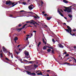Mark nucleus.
<instances>
[{"mask_svg":"<svg viewBox=\"0 0 76 76\" xmlns=\"http://www.w3.org/2000/svg\"><path fill=\"white\" fill-rule=\"evenodd\" d=\"M6 4L7 6H8V7H7L8 8L10 7V1H6Z\"/></svg>","mask_w":76,"mask_h":76,"instance_id":"7ed1b4c3","label":"nucleus"},{"mask_svg":"<svg viewBox=\"0 0 76 76\" xmlns=\"http://www.w3.org/2000/svg\"><path fill=\"white\" fill-rule=\"evenodd\" d=\"M26 25H27V24H26L24 26H23L21 28H22V29H23V28H25V26H26Z\"/></svg>","mask_w":76,"mask_h":76,"instance_id":"412c9836","label":"nucleus"},{"mask_svg":"<svg viewBox=\"0 0 76 76\" xmlns=\"http://www.w3.org/2000/svg\"><path fill=\"white\" fill-rule=\"evenodd\" d=\"M57 11L58 12V13L59 14V15H60L61 16H62V17H64V19H66V20H67V18L64 17V15H63V14L61 13V12L60 11V10H58Z\"/></svg>","mask_w":76,"mask_h":76,"instance_id":"f03ea898","label":"nucleus"},{"mask_svg":"<svg viewBox=\"0 0 76 76\" xmlns=\"http://www.w3.org/2000/svg\"><path fill=\"white\" fill-rule=\"evenodd\" d=\"M51 51V50L50 49H48L47 50V51L48 52H50Z\"/></svg>","mask_w":76,"mask_h":76,"instance_id":"b1692460","label":"nucleus"},{"mask_svg":"<svg viewBox=\"0 0 76 76\" xmlns=\"http://www.w3.org/2000/svg\"><path fill=\"white\" fill-rule=\"evenodd\" d=\"M22 3L24 5H25L26 4V2H23Z\"/></svg>","mask_w":76,"mask_h":76,"instance_id":"e433bc0d","label":"nucleus"},{"mask_svg":"<svg viewBox=\"0 0 76 76\" xmlns=\"http://www.w3.org/2000/svg\"><path fill=\"white\" fill-rule=\"evenodd\" d=\"M24 12V10H21L20 11V12Z\"/></svg>","mask_w":76,"mask_h":76,"instance_id":"680f3d73","label":"nucleus"},{"mask_svg":"<svg viewBox=\"0 0 76 76\" xmlns=\"http://www.w3.org/2000/svg\"><path fill=\"white\" fill-rule=\"evenodd\" d=\"M47 47L48 46H44L43 47V49L44 50H46V49H47Z\"/></svg>","mask_w":76,"mask_h":76,"instance_id":"4468645a","label":"nucleus"},{"mask_svg":"<svg viewBox=\"0 0 76 76\" xmlns=\"http://www.w3.org/2000/svg\"><path fill=\"white\" fill-rule=\"evenodd\" d=\"M64 8H65V9H64V12H67L68 13H70V12H71V11H72V9H74L73 8H72L70 9L66 7H64Z\"/></svg>","mask_w":76,"mask_h":76,"instance_id":"f257e3e1","label":"nucleus"},{"mask_svg":"<svg viewBox=\"0 0 76 76\" xmlns=\"http://www.w3.org/2000/svg\"><path fill=\"white\" fill-rule=\"evenodd\" d=\"M34 18L35 19H37V18H38V17H37L35 16H34Z\"/></svg>","mask_w":76,"mask_h":76,"instance_id":"f704fd0d","label":"nucleus"},{"mask_svg":"<svg viewBox=\"0 0 76 76\" xmlns=\"http://www.w3.org/2000/svg\"><path fill=\"white\" fill-rule=\"evenodd\" d=\"M28 37H27L26 38V41H28Z\"/></svg>","mask_w":76,"mask_h":76,"instance_id":"bf43d9fd","label":"nucleus"},{"mask_svg":"<svg viewBox=\"0 0 76 76\" xmlns=\"http://www.w3.org/2000/svg\"><path fill=\"white\" fill-rule=\"evenodd\" d=\"M69 56V54H67L65 55V56H66V57H68V56Z\"/></svg>","mask_w":76,"mask_h":76,"instance_id":"a18cd8bd","label":"nucleus"},{"mask_svg":"<svg viewBox=\"0 0 76 76\" xmlns=\"http://www.w3.org/2000/svg\"><path fill=\"white\" fill-rule=\"evenodd\" d=\"M73 58L75 60V62H76V59H75V58L73 57Z\"/></svg>","mask_w":76,"mask_h":76,"instance_id":"49530a36","label":"nucleus"},{"mask_svg":"<svg viewBox=\"0 0 76 76\" xmlns=\"http://www.w3.org/2000/svg\"><path fill=\"white\" fill-rule=\"evenodd\" d=\"M42 13H43V14H44V13H45V12L44 11H43L42 12Z\"/></svg>","mask_w":76,"mask_h":76,"instance_id":"052dcab7","label":"nucleus"},{"mask_svg":"<svg viewBox=\"0 0 76 76\" xmlns=\"http://www.w3.org/2000/svg\"><path fill=\"white\" fill-rule=\"evenodd\" d=\"M16 54H17V55H18V54H19V53H18V52H16Z\"/></svg>","mask_w":76,"mask_h":76,"instance_id":"4d7b16f0","label":"nucleus"},{"mask_svg":"<svg viewBox=\"0 0 76 76\" xmlns=\"http://www.w3.org/2000/svg\"><path fill=\"white\" fill-rule=\"evenodd\" d=\"M30 24H32L33 25H35V23H34L33 22H30Z\"/></svg>","mask_w":76,"mask_h":76,"instance_id":"7c9ffc66","label":"nucleus"},{"mask_svg":"<svg viewBox=\"0 0 76 76\" xmlns=\"http://www.w3.org/2000/svg\"><path fill=\"white\" fill-rule=\"evenodd\" d=\"M34 6V5L32 4H31L29 6H28V9H29V10H32V9H33L34 8L32 7H33Z\"/></svg>","mask_w":76,"mask_h":76,"instance_id":"20e7f679","label":"nucleus"},{"mask_svg":"<svg viewBox=\"0 0 76 76\" xmlns=\"http://www.w3.org/2000/svg\"><path fill=\"white\" fill-rule=\"evenodd\" d=\"M22 25V24L20 23L19 25H18V26L19 28V27H20V26H21Z\"/></svg>","mask_w":76,"mask_h":76,"instance_id":"c756f323","label":"nucleus"},{"mask_svg":"<svg viewBox=\"0 0 76 76\" xmlns=\"http://www.w3.org/2000/svg\"><path fill=\"white\" fill-rule=\"evenodd\" d=\"M26 22L27 23H30L31 21H27Z\"/></svg>","mask_w":76,"mask_h":76,"instance_id":"37998d69","label":"nucleus"},{"mask_svg":"<svg viewBox=\"0 0 76 76\" xmlns=\"http://www.w3.org/2000/svg\"><path fill=\"white\" fill-rule=\"evenodd\" d=\"M30 22H35V21L34 20H30Z\"/></svg>","mask_w":76,"mask_h":76,"instance_id":"13d9d810","label":"nucleus"},{"mask_svg":"<svg viewBox=\"0 0 76 76\" xmlns=\"http://www.w3.org/2000/svg\"><path fill=\"white\" fill-rule=\"evenodd\" d=\"M34 62H35L36 63V64H38V61H34Z\"/></svg>","mask_w":76,"mask_h":76,"instance_id":"a19ab883","label":"nucleus"},{"mask_svg":"<svg viewBox=\"0 0 76 76\" xmlns=\"http://www.w3.org/2000/svg\"><path fill=\"white\" fill-rule=\"evenodd\" d=\"M10 56H11L12 58H13V54H12V53H10Z\"/></svg>","mask_w":76,"mask_h":76,"instance_id":"cd10ccee","label":"nucleus"},{"mask_svg":"<svg viewBox=\"0 0 76 76\" xmlns=\"http://www.w3.org/2000/svg\"><path fill=\"white\" fill-rule=\"evenodd\" d=\"M18 39V37H16L14 39V41H17Z\"/></svg>","mask_w":76,"mask_h":76,"instance_id":"c85d7f7f","label":"nucleus"},{"mask_svg":"<svg viewBox=\"0 0 76 76\" xmlns=\"http://www.w3.org/2000/svg\"><path fill=\"white\" fill-rule=\"evenodd\" d=\"M58 46L60 48H63L64 46L61 44H58Z\"/></svg>","mask_w":76,"mask_h":76,"instance_id":"f8f14e48","label":"nucleus"},{"mask_svg":"<svg viewBox=\"0 0 76 76\" xmlns=\"http://www.w3.org/2000/svg\"><path fill=\"white\" fill-rule=\"evenodd\" d=\"M69 34H70V35H72V36H75V33H73V34H72V33H69Z\"/></svg>","mask_w":76,"mask_h":76,"instance_id":"a878e982","label":"nucleus"},{"mask_svg":"<svg viewBox=\"0 0 76 76\" xmlns=\"http://www.w3.org/2000/svg\"><path fill=\"white\" fill-rule=\"evenodd\" d=\"M15 57L18 60L19 59V57L15 56Z\"/></svg>","mask_w":76,"mask_h":76,"instance_id":"de8ad7c7","label":"nucleus"},{"mask_svg":"<svg viewBox=\"0 0 76 76\" xmlns=\"http://www.w3.org/2000/svg\"><path fill=\"white\" fill-rule=\"evenodd\" d=\"M67 54V52H66V51L65 52H64V53H63V54Z\"/></svg>","mask_w":76,"mask_h":76,"instance_id":"3c124183","label":"nucleus"},{"mask_svg":"<svg viewBox=\"0 0 76 76\" xmlns=\"http://www.w3.org/2000/svg\"><path fill=\"white\" fill-rule=\"evenodd\" d=\"M16 4H18V3H16L14 4V5H12V6H10V8H11V7H14V6H15V5H16Z\"/></svg>","mask_w":76,"mask_h":76,"instance_id":"dca6fc26","label":"nucleus"},{"mask_svg":"<svg viewBox=\"0 0 76 76\" xmlns=\"http://www.w3.org/2000/svg\"><path fill=\"white\" fill-rule=\"evenodd\" d=\"M63 1L65 3H68V1H66V0H64Z\"/></svg>","mask_w":76,"mask_h":76,"instance_id":"a211bd4d","label":"nucleus"},{"mask_svg":"<svg viewBox=\"0 0 76 76\" xmlns=\"http://www.w3.org/2000/svg\"><path fill=\"white\" fill-rule=\"evenodd\" d=\"M37 75H42V74H40V73H37Z\"/></svg>","mask_w":76,"mask_h":76,"instance_id":"ea45409f","label":"nucleus"},{"mask_svg":"<svg viewBox=\"0 0 76 76\" xmlns=\"http://www.w3.org/2000/svg\"><path fill=\"white\" fill-rule=\"evenodd\" d=\"M64 29L65 30V31H66V32H68V33H70V31H69V30L68 29Z\"/></svg>","mask_w":76,"mask_h":76,"instance_id":"5701e85b","label":"nucleus"},{"mask_svg":"<svg viewBox=\"0 0 76 76\" xmlns=\"http://www.w3.org/2000/svg\"><path fill=\"white\" fill-rule=\"evenodd\" d=\"M36 75V74H35V73L34 72H33L32 73H31V75H33V76H35V75Z\"/></svg>","mask_w":76,"mask_h":76,"instance_id":"aec40b11","label":"nucleus"},{"mask_svg":"<svg viewBox=\"0 0 76 76\" xmlns=\"http://www.w3.org/2000/svg\"><path fill=\"white\" fill-rule=\"evenodd\" d=\"M76 47L75 46H74V48L76 49Z\"/></svg>","mask_w":76,"mask_h":76,"instance_id":"69168bd1","label":"nucleus"},{"mask_svg":"<svg viewBox=\"0 0 76 76\" xmlns=\"http://www.w3.org/2000/svg\"><path fill=\"white\" fill-rule=\"evenodd\" d=\"M41 44V42H39L38 44L37 45L38 47H39V45H40Z\"/></svg>","mask_w":76,"mask_h":76,"instance_id":"4be33fe9","label":"nucleus"},{"mask_svg":"<svg viewBox=\"0 0 76 76\" xmlns=\"http://www.w3.org/2000/svg\"><path fill=\"white\" fill-rule=\"evenodd\" d=\"M68 16H69V18H71L72 17V15L70 14L68 15Z\"/></svg>","mask_w":76,"mask_h":76,"instance_id":"72a5a7b5","label":"nucleus"},{"mask_svg":"<svg viewBox=\"0 0 76 76\" xmlns=\"http://www.w3.org/2000/svg\"><path fill=\"white\" fill-rule=\"evenodd\" d=\"M48 48H50V49H52V50H54V48H53V46L52 47H47Z\"/></svg>","mask_w":76,"mask_h":76,"instance_id":"6ab92c4d","label":"nucleus"},{"mask_svg":"<svg viewBox=\"0 0 76 76\" xmlns=\"http://www.w3.org/2000/svg\"><path fill=\"white\" fill-rule=\"evenodd\" d=\"M43 42V43H45V44L46 45V42H45V41H44V42Z\"/></svg>","mask_w":76,"mask_h":76,"instance_id":"6e6d98bb","label":"nucleus"},{"mask_svg":"<svg viewBox=\"0 0 76 76\" xmlns=\"http://www.w3.org/2000/svg\"><path fill=\"white\" fill-rule=\"evenodd\" d=\"M5 59L6 60H7V61H9V59L7 58H6Z\"/></svg>","mask_w":76,"mask_h":76,"instance_id":"79ce46f5","label":"nucleus"},{"mask_svg":"<svg viewBox=\"0 0 76 76\" xmlns=\"http://www.w3.org/2000/svg\"><path fill=\"white\" fill-rule=\"evenodd\" d=\"M51 52L52 53H53V54H54L55 53H54V49H53L52 51Z\"/></svg>","mask_w":76,"mask_h":76,"instance_id":"2f4dec72","label":"nucleus"},{"mask_svg":"<svg viewBox=\"0 0 76 76\" xmlns=\"http://www.w3.org/2000/svg\"><path fill=\"white\" fill-rule=\"evenodd\" d=\"M46 72H50V70H47L46 71Z\"/></svg>","mask_w":76,"mask_h":76,"instance_id":"864d4df0","label":"nucleus"},{"mask_svg":"<svg viewBox=\"0 0 76 76\" xmlns=\"http://www.w3.org/2000/svg\"><path fill=\"white\" fill-rule=\"evenodd\" d=\"M75 7V6H74V5H71L69 7L70 8V7Z\"/></svg>","mask_w":76,"mask_h":76,"instance_id":"4c0bfd02","label":"nucleus"},{"mask_svg":"<svg viewBox=\"0 0 76 76\" xmlns=\"http://www.w3.org/2000/svg\"><path fill=\"white\" fill-rule=\"evenodd\" d=\"M33 32H37V31H34Z\"/></svg>","mask_w":76,"mask_h":76,"instance_id":"338daca9","label":"nucleus"},{"mask_svg":"<svg viewBox=\"0 0 76 76\" xmlns=\"http://www.w3.org/2000/svg\"><path fill=\"white\" fill-rule=\"evenodd\" d=\"M47 14H45L44 15V16H47Z\"/></svg>","mask_w":76,"mask_h":76,"instance_id":"0e129e2a","label":"nucleus"},{"mask_svg":"<svg viewBox=\"0 0 76 76\" xmlns=\"http://www.w3.org/2000/svg\"><path fill=\"white\" fill-rule=\"evenodd\" d=\"M67 28H68V30H69V31H70L71 30V29H72V28H70V26H67Z\"/></svg>","mask_w":76,"mask_h":76,"instance_id":"9b49d317","label":"nucleus"},{"mask_svg":"<svg viewBox=\"0 0 76 76\" xmlns=\"http://www.w3.org/2000/svg\"><path fill=\"white\" fill-rule=\"evenodd\" d=\"M52 41L53 42H56V41L54 40V39H52Z\"/></svg>","mask_w":76,"mask_h":76,"instance_id":"c9c22d12","label":"nucleus"},{"mask_svg":"<svg viewBox=\"0 0 76 76\" xmlns=\"http://www.w3.org/2000/svg\"><path fill=\"white\" fill-rule=\"evenodd\" d=\"M15 3V2H12L11 1H10V5H12L13 6V5H14V4Z\"/></svg>","mask_w":76,"mask_h":76,"instance_id":"1a4fd4ad","label":"nucleus"},{"mask_svg":"<svg viewBox=\"0 0 76 76\" xmlns=\"http://www.w3.org/2000/svg\"><path fill=\"white\" fill-rule=\"evenodd\" d=\"M20 45H18V46H17V47L18 48V47H19V46H20Z\"/></svg>","mask_w":76,"mask_h":76,"instance_id":"774afa93","label":"nucleus"},{"mask_svg":"<svg viewBox=\"0 0 76 76\" xmlns=\"http://www.w3.org/2000/svg\"><path fill=\"white\" fill-rule=\"evenodd\" d=\"M2 53H3V51L2 50H1L0 52V57L1 58L3 57V55L2 54Z\"/></svg>","mask_w":76,"mask_h":76,"instance_id":"0eeeda50","label":"nucleus"},{"mask_svg":"<svg viewBox=\"0 0 76 76\" xmlns=\"http://www.w3.org/2000/svg\"><path fill=\"white\" fill-rule=\"evenodd\" d=\"M24 54L26 55V56H28V55L29 56V52H28V51L26 50L25 51V52L24 53Z\"/></svg>","mask_w":76,"mask_h":76,"instance_id":"39448f33","label":"nucleus"},{"mask_svg":"<svg viewBox=\"0 0 76 76\" xmlns=\"http://www.w3.org/2000/svg\"><path fill=\"white\" fill-rule=\"evenodd\" d=\"M72 29H71L70 30H69V33H72Z\"/></svg>","mask_w":76,"mask_h":76,"instance_id":"8fccbe9b","label":"nucleus"},{"mask_svg":"<svg viewBox=\"0 0 76 76\" xmlns=\"http://www.w3.org/2000/svg\"><path fill=\"white\" fill-rule=\"evenodd\" d=\"M34 62H35V61H29V63H30L31 64H34Z\"/></svg>","mask_w":76,"mask_h":76,"instance_id":"2eb2a0df","label":"nucleus"},{"mask_svg":"<svg viewBox=\"0 0 76 76\" xmlns=\"http://www.w3.org/2000/svg\"><path fill=\"white\" fill-rule=\"evenodd\" d=\"M2 50H3V51L5 53H6V52L7 51V49H6V48L4 46L2 47Z\"/></svg>","mask_w":76,"mask_h":76,"instance_id":"423d86ee","label":"nucleus"},{"mask_svg":"<svg viewBox=\"0 0 76 76\" xmlns=\"http://www.w3.org/2000/svg\"><path fill=\"white\" fill-rule=\"evenodd\" d=\"M36 15L38 17V18L39 19V17L38 16V15H37L36 14Z\"/></svg>","mask_w":76,"mask_h":76,"instance_id":"5fc2aeb1","label":"nucleus"},{"mask_svg":"<svg viewBox=\"0 0 76 76\" xmlns=\"http://www.w3.org/2000/svg\"><path fill=\"white\" fill-rule=\"evenodd\" d=\"M28 13H29L30 14H31H31H32V15H33V14H34V12H28Z\"/></svg>","mask_w":76,"mask_h":76,"instance_id":"473e14b6","label":"nucleus"},{"mask_svg":"<svg viewBox=\"0 0 76 76\" xmlns=\"http://www.w3.org/2000/svg\"><path fill=\"white\" fill-rule=\"evenodd\" d=\"M34 23H35V24H37V22H35L34 21Z\"/></svg>","mask_w":76,"mask_h":76,"instance_id":"e2e57ef3","label":"nucleus"},{"mask_svg":"<svg viewBox=\"0 0 76 76\" xmlns=\"http://www.w3.org/2000/svg\"><path fill=\"white\" fill-rule=\"evenodd\" d=\"M59 10L62 12H63V10H62L61 9H60Z\"/></svg>","mask_w":76,"mask_h":76,"instance_id":"603ef678","label":"nucleus"},{"mask_svg":"<svg viewBox=\"0 0 76 76\" xmlns=\"http://www.w3.org/2000/svg\"><path fill=\"white\" fill-rule=\"evenodd\" d=\"M40 3L41 4V5H39V6H40L41 7H42V5L43 4H44V2H43V1H42V0L40 1Z\"/></svg>","mask_w":76,"mask_h":76,"instance_id":"6e6552de","label":"nucleus"},{"mask_svg":"<svg viewBox=\"0 0 76 76\" xmlns=\"http://www.w3.org/2000/svg\"><path fill=\"white\" fill-rule=\"evenodd\" d=\"M64 64H70L69 63H67V62L64 63Z\"/></svg>","mask_w":76,"mask_h":76,"instance_id":"c03bdc74","label":"nucleus"},{"mask_svg":"<svg viewBox=\"0 0 76 76\" xmlns=\"http://www.w3.org/2000/svg\"><path fill=\"white\" fill-rule=\"evenodd\" d=\"M26 72L28 75H31V72H29L28 71H26Z\"/></svg>","mask_w":76,"mask_h":76,"instance_id":"9d476101","label":"nucleus"},{"mask_svg":"<svg viewBox=\"0 0 76 76\" xmlns=\"http://www.w3.org/2000/svg\"><path fill=\"white\" fill-rule=\"evenodd\" d=\"M10 17H11V18H13V15H10Z\"/></svg>","mask_w":76,"mask_h":76,"instance_id":"09e8293b","label":"nucleus"},{"mask_svg":"<svg viewBox=\"0 0 76 76\" xmlns=\"http://www.w3.org/2000/svg\"><path fill=\"white\" fill-rule=\"evenodd\" d=\"M23 61H24L25 62H28V61L25 59H23Z\"/></svg>","mask_w":76,"mask_h":76,"instance_id":"58836bf2","label":"nucleus"},{"mask_svg":"<svg viewBox=\"0 0 76 76\" xmlns=\"http://www.w3.org/2000/svg\"><path fill=\"white\" fill-rule=\"evenodd\" d=\"M38 66L37 65L35 64H34V67L35 68H37V67H38Z\"/></svg>","mask_w":76,"mask_h":76,"instance_id":"bb28decb","label":"nucleus"},{"mask_svg":"<svg viewBox=\"0 0 76 76\" xmlns=\"http://www.w3.org/2000/svg\"><path fill=\"white\" fill-rule=\"evenodd\" d=\"M51 17H47V19L48 20H49L50 19H51Z\"/></svg>","mask_w":76,"mask_h":76,"instance_id":"393cba45","label":"nucleus"},{"mask_svg":"<svg viewBox=\"0 0 76 76\" xmlns=\"http://www.w3.org/2000/svg\"><path fill=\"white\" fill-rule=\"evenodd\" d=\"M56 41H57V42H58L60 41V40H59V38H58V37H57L56 38Z\"/></svg>","mask_w":76,"mask_h":76,"instance_id":"ddd939ff","label":"nucleus"},{"mask_svg":"<svg viewBox=\"0 0 76 76\" xmlns=\"http://www.w3.org/2000/svg\"><path fill=\"white\" fill-rule=\"evenodd\" d=\"M21 29H22V28H18L17 29V31H21Z\"/></svg>","mask_w":76,"mask_h":76,"instance_id":"f3484780","label":"nucleus"}]
</instances>
